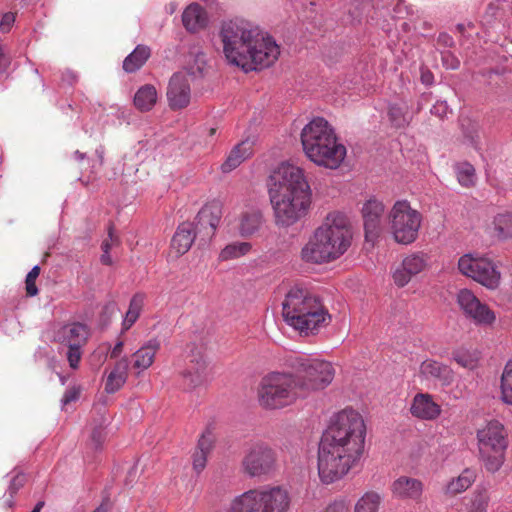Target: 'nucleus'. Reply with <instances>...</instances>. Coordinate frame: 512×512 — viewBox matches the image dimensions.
<instances>
[{"mask_svg":"<svg viewBox=\"0 0 512 512\" xmlns=\"http://www.w3.org/2000/svg\"><path fill=\"white\" fill-rule=\"evenodd\" d=\"M366 437L362 415L353 409L338 412L323 433L318 448V475L322 483L342 479L361 459Z\"/></svg>","mask_w":512,"mask_h":512,"instance_id":"obj_1","label":"nucleus"},{"mask_svg":"<svg viewBox=\"0 0 512 512\" xmlns=\"http://www.w3.org/2000/svg\"><path fill=\"white\" fill-rule=\"evenodd\" d=\"M220 37L228 63L246 72L269 67L280 54L271 37L244 20L224 22Z\"/></svg>","mask_w":512,"mask_h":512,"instance_id":"obj_2","label":"nucleus"},{"mask_svg":"<svg viewBox=\"0 0 512 512\" xmlns=\"http://www.w3.org/2000/svg\"><path fill=\"white\" fill-rule=\"evenodd\" d=\"M269 197L278 225L290 226L304 217L311 205L312 191L304 170L281 164L271 176Z\"/></svg>","mask_w":512,"mask_h":512,"instance_id":"obj_3","label":"nucleus"},{"mask_svg":"<svg viewBox=\"0 0 512 512\" xmlns=\"http://www.w3.org/2000/svg\"><path fill=\"white\" fill-rule=\"evenodd\" d=\"M352 234L347 219L340 213H329L300 252L308 264H327L340 258L351 244Z\"/></svg>","mask_w":512,"mask_h":512,"instance_id":"obj_4","label":"nucleus"},{"mask_svg":"<svg viewBox=\"0 0 512 512\" xmlns=\"http://www.w3.org/2000/svg\"><path fill=\"white\" fill-rule=\"evenodd\" d=\"M285 322L301 335L308 336L328 325L331 320L321 299L304 287H292L282 302Z\"/></svg>","mask_w":512,"mask_h":512,"instance_id":"obj_5","label":"nucleus"},{"mask_svg":"<svg viewBox=\"0 0 512 512\" xmlns=\"http://www.w3.org/2000/svg\"><path fill=\"white\" fill-rule=\"evenodd\" d=\"M301 142L306 156L318 166L337 169L346 157V147L324 118H314L302 129Z\"/></svg>","mask_w":512,"mask_h":512,"instance_id":"obj_6","label":"nucleus"},{"mask_svg":"<svg viewBox=\"0 0 512 512\" xmlns=\"http://www.w3.org/2000/svg\"><path fill=\"white\" fill-rule=\"evenodd\" d=\"M288 366L303 398L326 389L335 376L332 363L318 358L295 357L289 360Z\"/></svg>","mask_w":512,"mask_h":512,"instance_id":"obj_7","label":"nucleus"},{"mask_svg":"<svg viewBox=\"0 0 512 512\" xmlns=\"http://www.w3.org/2000/svg\"><path fill=\"white\" fill-rule=\"evenodd\" d=\"M290 494L282 486H264L250 489L235 497L228 512H287Z\"/></svg>","mask_w":512,"mask_h":512,"instance_id":"obj_8","label":"nucleus"},{"mask_svg":"<svg viewBox=\"0 0 512 512\" xmlns=\"http://www.w3.org/2000/svg\"><path fill=\"white\" fill-rule=\"evenodd\" d=\"M258 400L267 409H281L303 398L291 372H271L264 376L258 387Z\"/></svg>","mask_w":512,"mask_h":512,"instance_id":"obj_9","label":"nucleus"},{"mask_svg":"<svg viewBox=\"0 0 512 512\" xmlns=\"http://www.w3.org/2000/svg\"><path fill=\"white\" fill-rule=\"evenodd\" d=\"M507 437L504 425L495 419L477 430L479 453L487 471L495 473L502 467L508 447Z\"/></svg>","mask_w":512,"mask_h":512,"instance_id":"obj_10","label":"nucleus"},{"mask_svg":"<svg viewBox=\"0 0 512 512\" xmlns=\"http://www.w3.org/2000/svg\"><path fill=\"white\" fill-rule=\"evenodd\" d=\"M423 216L413 208L409 201L398 200L387 214V226L393 240L402 245L416 241L422 225Z\"/></svg>","mask_w":512,"mask_h":512,"instance_id":"obj_11","label":"nucleus"},{"mask_svg":"<svg viewBox=\"0 0 512 512\" xmlns=\"http://www.w3.org/2000/svg\"><path fill=\"white\" fill-rule=\"evenodd\" d=\"M279 468L277 451L264 441L248 444L240 462L241 472L248 478L264 480Z\"/></svg>","mask_w":512,"mask_h":512,"instance_id":"obj_12","label":"nucleus"},{"mask_svg":"<svg viewBox=\"0 0 512 512\" xmlns=\"http://www.w3.org/2000/svg\"><path fill=\"white\" fill-rule=\"evenodd\" d=\"M90 335L87 325L72 322L61 326L54 335V340L67 347L66 358L70 368L76 370L82 358V347L87 343Z\"/></svg>","mask_w":512,"mask_h":512,"instance_id":"obj_13","label":"nucleus"},{"mask_svg":"<svg viewBox=\"0 0 512 512\" xmlns=\"http://www.w3.org/2000/svg\"><path fill=\"white\" fill-rule=\"evenodd\" d=\"M459 271L489 289H495L500 283V272L487 258H474L467 254L458 261Z\"/></svg>","mask_w":512,"mask_h":512,"instance_id":"obj_14","label":"nucleus"},{"mask_svg":"<svg viewBox=\"0 0 512 512\" xmlns=\"http://www.w3.org/2000/svg\"><path fill=\"white\" fill-rule=\"evenodd\" d=\"M457 303L465 316L476 324L490 325L496 319L494 312L468 289L458 292Z\"/></svg>","mask_w":512,"mask_h":512,"instance_id":"obj_15","label":"nucleus"},{"mask_svg":"<svg viewBox=\"0 0 512 512\" xmlns=\"http://www.w3.org/2000/svg\"><path fill=\"white\" fill-rule=\"evenodd\" d=\"M182 386L184 390L192 391L206 385L209 381L208 364L204 356L191 353L188 356L185 369L181 372Z\"/></svg>","mask_w":512,"mask_h":512,"instance_id":"obj_16","label":"nucleus"},{"mask_svg":"<svg viewBox=\"0 0 512 512\" xmlns=\"http://www.w3.org/2000/svg\"><path fill=\"white\" fill-rule=\"evenodd\" d=\"M428 256L423 252L407 255L393 272V281L396 286H406L413 277L423 272L428 265Z\"/></svg>","mask_w":512,"mask_h":512,"instance_id":"obj_17","label":"nucleus"},{"mask_svg":"<svg viewBox=\"0 0 512 512\" xmlns=\"http://www.w3.org/2000/svg\"><path fill=\"white\" fill-rule=\"evenodd\" d=\"M190 75L178 72L172 75L167 88V100L172 110L187 107L191 99Z\"/></svg>","mask_w":512,"mask_h":512,"instance_id":"obj_18","label":"nucleus"},{"mask_svg":"<svg viewBox=\"0 0 512 512\" xmlns=\"http://www.w3.org/2000/svg\"><path fill=\"white\" fill-rule=\"evenodd\" d=\"M384 212L385 206L383 202L374 197L363 203L361 214L367 239H373L378 236Z\"/></svg>","mask_w":512,"mask_h":512,"instance_id":"obj_19","label":"nucleus"},{"mask_svg":"<svg viewBox=\"0 0 512 512\" xmlns=\"http://www.w3.org/2000/svg\"><path fill=\"white\" fill-rule=\"evenodd\" d=\"M221 214V208L216 203L205 205L198 212L194 225L198 233L203 235V238L211 239L213 237L220 222Z\"/></svg>","mask_w":512,"mask_h":512,"instance_id":"obj_20","label":"nucleus"},{"mask_svg":"<svg viewBox=\"0 0 512 512\" xmlns=\"http://www.w3.org/2000/svg\"><path fill=\"white\" fill-rule=\"evenodd\" d=\"M390 490L396 499L418 501L423 493V483L416 478L400 476L392 482Z\"/></svg>","mask_w":512,"mask_h":512,"instance_id":"obj_21","label":"nucleus"},{"mask_svg":"<svg viewBox=\"0 0 512 512\" xmlns=\"http://www.w3.org/2000/svg\"><path fill=\"white\" fill-rule=\"evenodd\" d=\"M410 413L421 420H435L441 414V407L434 402L432 395L417 393L411 402Z\"/></svg>","mask_w":512,"mask_h":512,"instance_id":"obj_22","label":"nucleus"},{"mask_svg":"<svg viewBox=\"0 0 512 512\" xmlns=\"http://www.w3.org/2000/svg\"><path fill=\"white\" fill-rule=\"evenodd\" d=\"M419 372L426 380H438L444 386L450 385L453 381L452 369L432 359L423 361Z\"/></svg>","mask_w":512,"mask_h":512,"instance_id":"obj_23","label":"nucleus"},{"mask_svg":"<svg viewBox=\"0 0 512 512\" xmlns=\"http://www.w3.org/2000/svg\"><path fill=\"white\" fill-rule=\"evenodd\" d=\"M199 234L194 223H181L171 241V247L178 255H183L191 248L196 235Z\"/></svg>","mask_w":512,"mask_h":512,"instance_id":"obj_24","label":"nucleus"},{"mask_svg":"<svg viewBox=\"0 0 512 512\" xmlns=\"http://www.w3.org/2000/svg\"><path fill=\"white\" fill-rule=\"evenodd\" d=\"M184 27L190 32H198L208 24L206 10L198 3H192L186 7L182 14Z\"/></svg>","mask_w":512,"mask_h":512,"instance_id":"obj_25","label":"nucleus"},{"mask_svg":"<svg viewBox=\"0 0 512 512\" xmlns=\"http://www.w3.org/2000/svg\"><path fill=\"white\" fill-rule=\"evenodd\" d=\"M253 153V142L244 140L235 145L229 152L225 161L221 165L223 173H229L236 169L242 162L248 159Z\"/></svg>","mask_w":512,"mask_h":512,"instance_id":"obj_26","label":"nucleus"},{"mask_svg":"<svg viewBox=\"0 0 512 512\" xmlns=\"http://www.w3.org/2000/svg\"><path fill=\"white\" fill-rule=\"evenodd\" d=\"M262 223V213L258 209L251 208L240 214L237 229L242 237L248 238L260 229Z\"/></svg>","mask_w":512,"mask_h":512,"instance_id":"obj_27","label":"nucleus"},{"mask_svg":"<svg viewBox=\"0 0 512 512\" xmlns=\"http://www.w3.org/2000/svg\"><path fill=\"white\" fill-rule=\"evenodd\" d=\"M160 349V342L153 338L148 340L141 348L133 354V368L144 371L148 369L155 360V355Z\"/></svg>","mask_w":512,"mask_h":512,"instance_id":"obj_28","label":"nucleus"},{"mask_svg":"<svg viewBox=\"0 0 512 512\" xmlns=\"http://www.w3.org/2000/svg\"><path fill=\"white\" fill-rule=\"evenodd\" d=\"M128 368L129 361L127 357H123L115 363L106 380V392L115 393L125 384L128 378Z\"/></svg>","mask_w":512,"mask_h":512,"instance_id":"obj_29","label":"nucleus"},{"mask_svg":"<svg viewBox=\"0 0 512 512\" xmlns=\"http://www.w3.org/2000/svg\"><path fill=\"white\" fill-rule=\"evenodd\" d=\"M158 101V92L152 84L141 86L135 93L133 104L140 112L151 111Z\"/></svg>","mask_w":512,"mask_h":512,"instance_id":"obj_30","label":"nucleus"},{"mask_svg":"<svg viewBox=\"0 0 512 512\" xmlns=\"http://www.w3.org/2000/svg\"><path fill=\"white\" fill-rule=\"evenodd\" d=\"M150 48L145 45H138L123 61V69L127 73L139 70L149 59Z\"/></svg>","mask_w":512,"mask_h":512,"instance_id":"obj_31","label":"nucleus"},{"mask_svg":"<svg viewBox=\"0 0 512 512\" xmlns=\"http://www.w3.org/2000/svg\"><path fill=\"white\" fill-rule=\"evenodd\" d=\"M476 474L471 469H465L458 477L452 478L445 488V494L455 496L466 491L475 481Z\"/></svg>","mask_w":512,"mask_h":512,"instance_id":"obj_32","label":"nucleus"},{"mask_svg":"<svg viewBox=\"0 0 512 512\" xmlns=\"http://www.w3.org/2000/svg\"><path fill=\"white\" fill-rule=\"evenodd\" d=\"M383 495L377 491H367L356 502L354 509L359 512H378Z\"/></svg>","mask_w":512,"mask_h":512,"instance_id":"obj_33","label":"nucleus"},{"mask_svg":"<svg viewBox=\"0 0 512 512\" xmlns=\"http://www.w3.org/2000/svg\"><path fill=\"white\" fill-rule=\"evenodd\" d=\"M144 297L141 294H136L132 297L128 311L122 323L123 331L129 330L132 325L137 321L143 307Z\"/></svg>","mask_w":512,"mask_h":512,"instance_id":"obj_34","label":"nucleus"},{"mask_svg":"<svg viewBox=\"0 0 512 512\" xmlns=\"http://www.w3.org/2000/svg\"><path fill=\"white\" fill-rule=\"evenodd\" d=\"M252 245L249 242H234L226 245L220 252V259L228 261L239 258L250 252Z\"/></svg>","mask_w":512,"mask_h":512,"instance_id":"obj_35","label":"nucleus"},{"mask_svg":"<svg viewBox=\"0 0 512 512\" xmlns=\"http://www.w3.org/2000/svg\"><path fill=\"white\" fill-rule=\"evenodd\" d=\"M500 388L502 401L512 406V358L503 369Z\"/></svg>","mask_w":512,"mask_h":512,"instance_id":"obj_36","label":"nucleus"},{"mask_svg":"<svg viewBox=\"0 0 512 512\" xmlns=\"http://www.w3.org/2000/svg\"><path fill=\"white\" fill-rule=\"evenodd\" d=\"M493 225L499 239L512 237V213L498 214L493 220Z\"/></svg>","mask_w":512,"mask_h":512,"instance_id":"obj_37","label":"nucleus"},{"mask_svg":"<svg viewBox=\"0 0 512 512\" xmlns=\"http://www.w3.org/2000/svg\"><path fill=\"white\" fill-rule=\"evenodd\" d=\"M453 360L461 367L473 370L478 366L479 355L476 351L458 349L452 353Z\"/></svg>","mask_w":512,"mask_h":512,"instance_id":"obj_38","label":"nucleus"},{"mask_svg":"<svg viewBox=\"0 0 512 512\" xmlns=\"http://www.w3.org/2000/svg\"><path fill=\"white\" fill-rule=\"evenodd\" d=\"M455 169L460 185L468 188L474 186L476 180L475 169L470 163H459L456 165Z\"/></svg>","mask_w":512,"mask_h":512,"instance_id":"obj_39","label":"nucleus"},{"mask_svg":"<svg viewBox=\"0 0 512 512\" xmlns=\"http://www.w3.org/2000/svg\"><path fill=\"white\" fill-rule=\"evenodd\" d=\"M40 274V267L34 266L31 271L27 274L25 284H26V293L28 296H35L38 293V288L36 286V279Z\"/></svg>","mask_w":512,"mask_h":512,"instance_id":"obj_40","label":"nucleus"},{"mask_svg":"<svg viewBox=\"0 0 512 512\" xmlns=\"http://www.w3.org/2000/svg\"><path fill=\"white\" fill-rule=\"evenodd\" d=\"M490 497L486 490H482L476 493L472 501V507L476 512L486 511Z\"/></svg>","mask_w":512,"mask_h":512,"instance_id":"obj_41","label":"nucleus"},{"mask_svg":"<svg viewBox=\"0 0 512 512\" xmlns=\"http://www.w3.org/2000/svg\"><path fill=\"white\" fill-rule=\"evenodd\" d=\"M213 443L214 437L212 433L205 432L201 435L200 439L198 440L196 451L210 454L213 448Z\"/></svg>","mask_w":512,"mask_h":512,"instance_id":"obj_42","label":"nucleus"},{"mask_svg":"<svg viewBox=\"0 0 512 512\" xmlns=\"http://www.w3.org/2000/svg\"><path fill=\"white\" fill-rule=\"evenodd\" d=\"M207 453L196 451L192 455V464H193V470L200 474L206 467L207 464Z\"/></svg>","mask_w":512,"mask_h":512,"instance_id":"obj_43","label":"nucleus"},{"mask_svg":"<svg viewBox=\"0 0 512 512\" xmlns=\"http://www.w3.org/2000/svg\"><path fill=\"white\" fill-rule=\"evenodd\" d=\"M26 483V476L22 472H17L11 479L8 488L9 494L13 497Z\"/></svg>","mask_w":512,"mask_h":512,"instance_id":"obj_44","label":"nucleus"},{"mask_svg":"<svg viewBox=\"0 0 512 512\" xmlns=\"http://www.w3.org/2000/svg\"><path fill=\"white\" fill-rule=\"evenodd\" d=\"M16 16L12 12H7L3 14L0 21V31L3 33H7L10 31L12 25L14 24Z\"/></svg>","mask_w":512,"mask_h":512,"instance_id":"obj_45","label":"nucleus"},{"mask_svg":"<svg viewBox=\"0 0 512 512\" xmlns=\"http://www.w3.org/2000/svg\"><path fill=\"white\" fill-rule=\"evenodd\" d=\"M80 396V388L79 387H71L66 390L64 396H63V403L69 404L73 401H76Z\"/></svg>","mask_w":512,"mask_h":512,"instance_id":"obj_46","label":"nucleus"},{"mask_svg":"<svg viewBox=\"0 0 512 512\" xmlns=\"http://www.w3.org/2000/svg\"><path fill=\"white\" fill-rule=\"evenodd\" d=\"M91 440H92V443L94 444L95 448L100 447L101 444L103 443V441L105 440L104 430L101 427L95 428L92 431Z\"/></svg>","mask_w":512,"mask_h":512,"instance_id":"obj_47","label":"nucleus"},{"mask_svg":"<svg viewBox=\"0 0 512 512\" xmlns=\"http://www.w3.org/2000/svg\"><path fill=\"white\" fill-rule=\"evenodd\" d=\"M443 64L449 69H458L460 62L459 60L451 55L450 53L442 54Z\"/></svg>","mask_w":512,"mask_h":512,"instance_id":"obj_48","label":"nucleus"},{"mask_svg":"<svg viewBox=\"0 0 512 512\" xmlns=\"http://www.w3.org/2000/svg\"><path fill=\"white\" fill-rule=\"evenodd\" d=\"M323 512H350L349 507L343 501L330 504Z\"/></svg>","mask_w":512,"mask_h":512,"instance_id":"obj_49","label":"nucleus"},{"mask_svg":"<svg viewBox=\"0 0 512 512\" xmlns=\"http://www.w3.org/2000/svg\"><path fill=\"white\" fill-rule=\"evenodd\" d=\"M117 242V239L112 234V229L109 230L108 238L105 239L101 244L102 252H110V249L114 243Z\"/></svg>","mask_w":512,"mask_h":512,"instance_id":"obj_50","label":"nucleus"},{"mask_svg":"<svg viewBox=\"0 0 512 512\" xmlns=\"http://www.w3.org/2000/svg\"><path fill=\"white\" fill-rule=\"evenodd\" d=\"M124 342L122 340H118L114 347L109 352V357L111 359L118 358L123 352Z\"/></svg>","mask_w":512,"mask_h":512,"instance_id":"obj_51","label":"nucleus"},{"mask_svg":"<svg viewBox=\"0 0 512 512\" xmlns=\"http://www.w3.org/2000/svg\"><path fill=\"white\" fill-rule=\"evenodd\" d=\"M433 74L429 70H422L421 81L425 85H431L433 82Z\"/></svg>","mask_w":512,"mask_h":512,"instance_id":"obj_52","label":"nucleus"},{"mask_svg":"<svg viewBox=\"0 0 512 512\" xmlns=\"http://www.w3.org/2000/svg\"><path fill=\"white\" fill-rule=\"evenodd\" d=\"M401 112L398 108L391 107L389 110V116L392 121L396 122V125H400V121L398 117L400 116Z\"/></svg>","mask_w":512,"mask_h":512,"instance_id":"obj_53","label":"nucleus"},{"mask_svg":"<svg viewBox=\"0 0 512 512\" xmlns=\"http://www.w3.org/2000/svg\"><path fill=\"white\" fill-rule=\"evenodd\" d=\"M100 261H101V263H102V264H104V265H109V266H110V265H112V264H113V260H112V258H111V256H110V253H109V252H107V251H105V252H103V253H102L101 258H100Z\"/></svg>","mask_w":512,"mask_h":512,"instance_id":"obj_54","label":"nucleus"},{"mask_svg":"<svg viewBox=\"0 0 512 512\" xmlns=\"http://www.w3.org/2000/svg\"><path fill=\"white\" fill-rule=\"evenodd\" d=\"M109 502H103L94 512H107L109 509Z\"/></svg>","mask_w":512,"mask_h":512,"instance_id":"obj_55","label":"nucleus"},{"mask_svg":"<svg viewBox=\"0 0 512 512\" xmlns=\"http://www.w3.org/2000/svg\"><path fill=\"white\" fill-rule=\"evenodd\" d=\"M439 41H442L444 44L446 45H451L452 43V38L449 37L448 35L446 34H442L439 36Z\"/></svg>","mask_w":512,"mask_h":512,"instance_id":"obj_56","label":"nucleus"},{"mask_svg":"<svg viewBox=\"0 0 512 512\" xmlns=\"http://www.w3.org/2000/svg\"><path fill=\"white\" fill-rule=\"evenodd\" d=\"M43 506L44 502L40 501L35 505L34 509L31 512H40Z\"/></svg>","mask_w":512,"mask_h":512,"instance_id":"obj_57","label":"nucleus"},{"mask_svg":"<svg viewBox=\"0 0 512 512\" xmlns=\"http://www.w3.org/2000/svg\"><path fill=\"white\" fill-rule=\"evenodd\" d=\"M43 506L44 502L40 501L35 505L34 509L31 512H40Z\"/></svg>","mask_w":512,"mask_h":512,"instance_id":"obj_58","label":"nucleus"},{"mask_svg":"<svg viewBox=\"0 0 512 512\" xmlns=\"http://www.w3.org/2000/svg\"><path fill=\"white\" fill-rule=\"evenodd\" d=\"M440 108H442L444 110V109H446V106L443 103L434 106V109H440Z\"/></svg>","mask_w":512,"mask_h":512,"instance_id":"obj_59","label":"nucleus"},{"mask_svg":"<svg viewBox=\"0 0 512 512\" xmlns=\"http://www.w3.org/2000/svg\"><path fill=\"white\" fill-rule=\"evenodd\" d=\"M215 133H216V129L215 128H210L209 129V136H213Z\"/></svg>","mask_w":512,"mask_h":512,"instance_id":"obj_60","label":"nucleus"}]
</instances>
